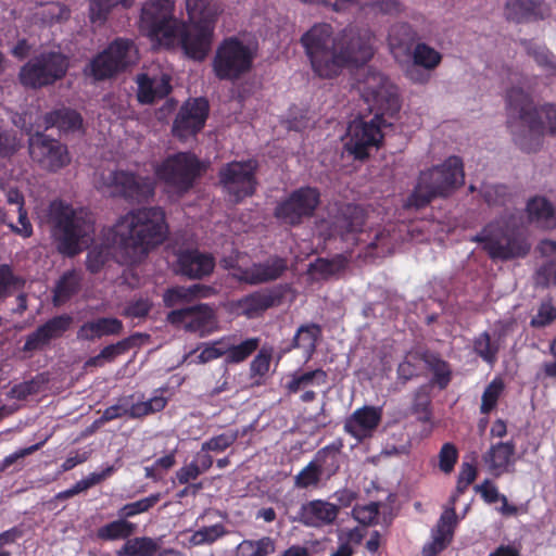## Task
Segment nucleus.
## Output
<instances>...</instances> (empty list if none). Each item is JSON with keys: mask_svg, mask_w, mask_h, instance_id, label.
I'll return each instance as SVG.
<instances>
[{"mask_svg": "<svg viewBox=\"0 0 556 556\" xmlns=\"http://www.w3.org/2000/svg\"><path fill=\"white\" fill-rule=\"evenodd\" d=\"M168 232L165 212L160 206L129 211L121 216L109 230V244L94 245L86 257V267L98 274L111 256L121 265H137L157 245Z\"/></svg>", "mask_w": 556, "mask_h": 556, "instance_id": "obj_1", "label": "nucleus"}, {"mask_svg": "<svg viewBox=\"0 0 556 556\" xmlns=\"http://www.w3.org/2000/svg\"><path fill=\"white\" fill-rule=\"evenodd\" d=\"M372 34L349 26L333 36L328 23L313 25L301 37L313 72L320 78L337 77L345 67L359 66L374 55Z\"/></svg>", "mask_w": 556, "mask_h": 556, "instance_id": "obj_2", "label": "nucleus"}, {"mask_svg": "<svg viewBox=\"0 0 556 556\" xmlns=\"http://www.w3.org/2000/svg\"><path fill=\"white\" fill-rule=\"evenodd\" d=\"M365 101L377 109L370 121L356 118L348 127V139L344 143L345 150L354 156L355 160H365L369 156L372 148L378 149L383 140L381 130L384 125V115L393 117L401 109V102L394 86L390 85L388 79L380 75H372L365 84L363 89Z\"/></svg>", "mask_w": 556, "mask_h": 556, "instance_id": "obj_3", "label": "nucleus"}, {"mask_svg": "<svg viewBox=\"0 0 556 556\" xmlns=\"http://www.w3.org/2000/svg\"><path fill=\"white\" fill-rule=\"evenodd\" d=\"M506 109L507 127L522 151L535 152L542 146L545 125L541 114L545 116L548 132L556 135V103H545L539 110L529 93L513 87L506 93Z\"/></svg>", "mask_w": 556, "mask_h": 556, "instance_id": "obj_4", "label": "nucleus"}, {"mask_svg": "<svg viewBox=\"0 0 556 556\" xmlns=\"http://www.w3.org/2000/svg\"><path fill=\"white\" fill-rule=\"evenodd\" d=\"M48 217L56 250L70 257L79 254L81 243L93 232L91 217L83 208H75L62 200L50 203Z\"/></svg>", "mask_w": 556, "mask_h": 556, "instance_id": "obj_5", "label": "nucleus"}, {"mask_svg": "<svg viewBox=\"0 0 556 556\" xmlns=\"http://www.w3.org/2000/svg\"><path fill=\"white\" fill-rule=\"evenodd\" d=\"M464 177L462 159L450 156L441 165L420 172L405 207L420 210L437 198L448 197L464 184Z\"/></svg>", "mask_w": 556, "mask_h": 556, "instance_id": "obj_6", "label": "nucleus"}, {"mask_svg": "<svg viewBox=\"0 0 556 556\" xmlns=\"http://www.w3.org/2000/svg\"><path fill=\"white\" fill-rule=\"evenodd\" d=\"M472 241L481 243L492 260L523 257L530 251V245L513 217H501L491 222L472 238Z\"/></svg>", "mask_w": 556, "mask_h": 556, "instance_id": "obj_7", "label": "nucleus"}, {"mask_svg": "<svg viewBox=\"0 0 556 556\" xmlns=\"http://www.w3.org/2000/svg\"><path fill=\"white\" fill-rule=\"evenodd\" d=\"M205 164L193 152H177L154 166L155 177L175 193H188L205 173Z\"/></svg>", "mask_w": 556, "mask_h": 556, "instance_id": "obj_8", "label": "nucleus"}, {"mask_svg": "<svg viewBox=\"0 0 556 556\" xmlns=\"http://www.w3.org/2000/svg\"><path fill=\"white\" fill-rule=\"evenodd\" d=\"M178 22L174 16L172 0H147L141 8L139 29L151 40L172 47L175 45Z\"/></svg>", "mask_w": 556, "mask_h": 556, "instance_id": "obj_9", "label": "nucleus"}, {"mask_svg": "<svg viewBox=\"0 0 556 556\" xmlns=\"http://www.w3.org/2000/svg\"><path fill=\"white\" fill-rule=\"evenodd\" d=\"M254 54L237 37L224 39L212 61L215 76L219 80L235 81L248 74L253 66Z\"/></svg>", "mask_w": 556, "mask_h": 556, "instance_id": "obj_10", "label": "nucleus"}, {"mask_svg": "<svg viewBox=\"0 0 556 556\" xmlns=\"http://www.w3.org/2000/svg\"><path fill=\"white\" fill-rule=\"evenodd\" d=\"M68 70V60L61 52H42L25 63L18 73L20 83L29 88H41L62 79Z\"/></svg>", "mask_w": 556, "mask_h": 556, "instance_id": "obj_11", "label": "nucleus"}, {"mask_svg": "<svg viewBox=\"0 0 556 556\" xmlns=\"http://www.w3.org/2000/svg\"><path fill=\"white\" fill-rule=\"evenodd\" d=\"M318 188L302 186L292 190L274 210L277 219L291 227L300 226L312 218L321 202Z\"/></svg>", "mask_w": 556, "mask_h": 556, "instance_id": "obj_12", "label": "nucleus"}, {"mask_svg": "<svg viewBox=\"0 0 556 556\" xmlns=\"http://www.w3.org/2000/svg\"><path fill=\"white\" fill-rule=\"evenodd\" d=\"M135 45L131 39L115 38L88 65L89 75L94 80H105L124 72L134 63Z\"/></svg>", "mask_w": 556, "mask_h": 556, "instance_id": "obj_13", "label": "nucleus"}, {"mask_svg": "<svg viewBox=\"0 0 556 556\" xmlns=\"http://www.w3.org/2000/svg\"><path fill=\"white\" fill-rule=\"evenodd\" d=\"M216 21L203 16L189 20V23L179 21L175 31V42L177 40L180 42L188 58L203 61L211 50Z\"/></svg>", "mask_w": 556, "mask_h": 556, "instance_id": "obj_14", "label": "nucleus"}, {"mask_svg": "<svg viewBox=\"0 0 556 556\" xmlns=\"http://www.w3.org/2000/svg\"><path fill=\"white\" fill-rule=\"evenodd\" d=\"M111 195L131 204L149 202L155 194L156 184L150 176H141L130 170L111 172L105 180Z\"/></svg>", "mask_w": 556, "mask_h": 556, "instance_id": "obj_15", "label": "nucleus"}, {"mask_svg": "<svg viewBox=\"0 0 556 556\" xmlns=\"http://www.w3.org/2000/svg\"><path fill=\"white\" fill-rule=\"evenodd\" d=\"M256 162L253 160L227 163L218 172V178L235 202L254 194L256 189Z\"/></svg>", "mask_w": 556, "mask_h": 556, "instance_id": "obj_16", "label": "nucleus"}, {"mask_svg": "<svg viewBox=\"0 0 556 556\" xmlns=\"http://www.w3.org/2000/svg\"><path fill=\"white\" fill-rule=\"evenodd\" d=\"M29 154L42 169L56 173L71 163L67 146L43 132L29 138Z\"/></svg>", "mask_w": 556, "mask_h": 556, "instance_id": "obj_17", "label": "nucleus"}, {"mask_svg": "<svg viewBox=\"0 0 556 556\" xmlns=\"http://www.w3.org/2000/svg\"><path fill=\"white\" fill-rule=\"evenodd\" d=\"M208 113L210 104L205 98L189 99L181 105L174 119L173 135L180 140L195 136L204 128Z\"/></svg>", "mask_w": 556, "mask_h": 556, "instance_id": "obj_18", "label": "nucleus"}, {"mask_svg": "<svg viewBox=\"0 0 556 556\" xmlns=\"http://www.w3.org/2000/svg\"><path fill=\"white\" fill-rule=\"evenodd\" d=\"M366 222V213L361 205L342 204L333 217L332 227L342 241L352 245L362 242L363 227Z\"/></svg>", "mask_w": 556, "mask_h": 556, "instance_id": "obj_19", "label": "nucleus"}, {"mask_svg": "<svg viewBox=\"0 0 556 556\" xmlns=\"http://www.w3.org/2000/svg\"><path fill=\"white\" fill-rule=\"evenodd\" d=\"M282 296L280 287L254 291L239 299L236 302V308L241 315L253 318L280 304Z\"/></svg>", "mask_w": 556, "mask_h": 556, "instance_id": "obj_20", "label": "nucleus"}, {"mask_svg": "<svg viewBox=\"0 0 556 556\" xmlns=\"http://www.w3.org/2000/svg\"><path fill=\"white\" fill-rule=\"evenodd\" d=\"M215 258L198 249L180 251L177 255V271L190 279H202L213 273Z\"/></svg>", "mask_w": 556, "mask_h": 556, "instance_id": "obj_21", "label": "nucleus"}, {"mask_svg": "<svg viewBox=\"0 0 556 556\" xmlns=\"http://www.w3.org/2000/svg\"><path fill=\"white\" fill-rule=\"evenodd\" d=\"M298 520L313 528L332 525L339 515V506L325 500H312L302 504Z\"/></svg>", "mask_w": 556, "mask_h": 556, "instance_id": "obj_22", "label": "nucleus"}, {"mask_svg": "<svg viewBox=\"0 0 556 556\" xmlns=\"http://www.w3.org/2000/svg\"><path fill=\"white\" fill-rule=\"evenodd\" d=\"M549 14L544 0H507L505 4L506 18L517 24L543 21Z\"/></svg>", "mask_w": 556, "mask_h": 556, "instance_id": "obj_23", "label": "nucleus"}, {"mask_svg": "<svg viewBox=\"0 0 556 556\" xmlns=\"http://www.w3.org/2000/svg\"><path fill=\"white\" fill-rule=\"evenodd\" d=\"M382 418V409L376 406L357 408L344 425L345 432L362 439L377 429Z\"/></svg>", "mask_w": 556, "mask_h": 556, "instance_id": "obj_24", "label": "nucleus"}, {"mask_svg": "<svg viewBox=\"0 0 556 556\" xmlns=\"http://www.w3.org/2000/svg\"><path fill=\"white\" fill-rule=\"evenodd\" d=\"M457 523L455 507H450L441 515L435 529L433 530V540L424 547L425 556H437L451 543L454 529Z\"/></svg>", "mask_w": 556, "mask_h": 556, "instance_id": "obj_25", "label": "nucleus"}, {"mask_svg": "<svg viewBox=\"0 0 556 556\" xmlns=\"http://www.w3.org/2000/svg\"><path fill=\"white\" fill-rule=\"evenodd\" d=\"M418 39L417 31L405 22L395 23L390 27L388 43L395 59L400 55H409L410 50Z\"/></svg>", "mask_w": 556, "mask_h": 556, "instance_id": "obj_26", "label": "nucleus"}, {"mask_svg": "<svg viewBox=\"0 0 556 556\" xmlns=\"http://www.w3.org/2000/svg\"><path fill=\"white\" fill-rule=\"evenodd\" d=\"M123 323L115 317H100L96 320L84 323L77 330L79 341H94L104 336L119 334Z\"/></svg>", "mask_w": 556, "mask_h": 556, "instance_id": "obj_27", "label": "nucleus"}, {"mask_svg": "<svg viewBox=\"0 0 556 556\" xmlns=\"http://www.w3.org/2000/svg\"><path fill=\"white\" fill-rule=\"evenodd\" d=\"M516 444L513 441L498 442L492 444L489 451L483 455L484 462L493 476L498 477L508 470L514 463Z\"/></svg>", "mask_w": 556, "mask_h": 556, "instance_id": "obj_28", "label": "nucleus"}, {"mask_svg": "<svg viewBox=\"0 0 556 556\" xmlns=\"http://www.w3.org/2000/svg\"><path fill=\"white\" fill-rule=\"evenodd\" d=\"M191 309L190 318L185 326L187 331L205 337L217 330L216 315L208 304L192 305Z\"/></svg>", "mask_w": 556, "mask_h": 556, "instance_id": "obj_29", "label": "nucleus"}, {"mask_svg": "<svg viewBox=\"0 0 556 556\" xmlns=\"http://www.w3.org/2000/svg\"><path fill=\"white\" fill-rule=\"evenodd\" d=\"M212 292V287L199 283L189 287L175 286L165 290L163 303L166 307H175L179 304L189 303L197 298H207Z\"/></svg>", "mask_w": 556, "mask_h": 556, "instance_id": "obj_30", "label": "nucleus"}, {"mask_svg": "<svg viewBox=\"0 0 556 556\" xmlns=\"http://www.w3.org/2000/svg\"><path fill=\"white\" fill-rule=\"evenodd\" d=\"M46 129L55 127L62 132H74L83 127V116L76 110L61 108L47 113L43 117Z\"/></svg>", "mask_w": 556, "mask_h": 556, "instance_id": "obj_31", "label": "nucleus"}, {"mask_svg": "<svg viewBox=\"0 0 556 556\" xmlns=\"http://www.w3.org/2000/svg\"><path fill=\"white\" fill-rule=\"evenodd\" d=\"M421 362L432 372L431 383L444 390L452 380L451 365L439 353L429 350L421 351Z\"/></svg>", "mask_w": 556, "mask_h": 556, "instance_id": "obj_32", "label": "nucleus"}, {"mask_svg": "<svg viewBox=\"0 0 556 556\" xmlns=\"http://www.w3.org/2000/svg\"><path fill=\"white\" fill-rule=\"evenodd\" d=\"M343 444L341 441L332 442L318 450L312 459L323 476L327 479L334 476L340 469V454Z\"/></svg>", "mask_w": 556, "mask_h": 556, "instance_id": "obj_33", "label": "nucleus"}, {"mask_svg": "<svg viewBox=\"0 0 556 556\" xmlns=\"http://www.w3.org/2000/svg\"><path fill=\"white\" fill-rule=\"evenodd\" d=\"M254 283L262 285L279 279L288 269V262L280 256H270L265 262L253 263Z\"/></svg>", "mask_w": 556, "mask_h": 556, "instance_id": "obj_34", "label": "nucleus"}, {"mask_svg": "<svg viewBox=\"0 0 556 556\" xmlns=\"http://www.w3.org/2000/svg\"><path fill=\"white\" fill-rule=\"evenodd\" d=\"M135 2L136 0H89V20L93 24L103 25L114 9L121 7L128 10Z\"/></svg>", "mask_w": 556, "mask_h": 556, "instance_id": "obj_35", "label": "nucleus"}, {"mask_svg": "<svg viewBox=\"0 0 556 556\" xmlns=\"http://www.w3.org/2000/svg\"><path fill=\"white\" fill-rule=\"evenodd\" d=\"M321 336V327L317 324L301 325L292 339L293 349H302L307 358H311L316 351L317 341Z\"/></svg>", "mask_w": 556, "mask_h": 556, "instance_id": "obj_36", "label": "nucleus"}, {"mask_svg": "<svg viewBox=\"0 0 556 556\" xmlns=\"http://www.w3.org/2000/svg\"><path fill=\"white\" fill-rule=\"evenodd\" d=\"M81 277L76 270L65 271L56 282L53 291L54 305H61L71 300L80 289Z\"/></svg>", "mask_w": 556, "mask_h": 556, "instance_id": "obj_37", "label": "nucleus"}, {"mask_svg": "<svg viewBox=\"0 0 556 556\" xmlns=\"http://www.w3.org/2000/svg\"><path fill=\"white\" fill-rule=\"evenodd\" d=\"M136 531V523L118 517V519L98 528L96 535L101 541L128 540Z\"/></svg>", "mask_w": 556, "mask_h": 556, "instance_id": "obj_38", "label": "nucleus"}, {"mask_svg": "<svg viewBox=\"0 0 556 556\" xmlns=\"http://www.w3.org/2000/svg\"><path fill=\"white\" fill-rule=\"evenodd\" d=\"M159 549V540L150 536H137L125 542L118 551V556H155Z\"/></svg>", "mask_w": 556, "mask_h": 556, "instance_id": "obj_39", "label": "nucleus"}, {"mask_svg": "<svg viewBox=\"0 0 556 556\" xmlns=\"http://www.w3.org/2000/svg\"><path fill=\"white\" fill-rule=\"evenodd\" d=\"M409 55L415 65L427 71L434 70L442 61L441 53L425 42L416 43Z\"/></svg>", "mask_w": 556, "mask_h": 556, "instance_id": "obj_40", "label": "nucleus"}, {"mask_svg": "<svg viewBox=\"0 0 556 556\" xmlns=\"http://www.w3.org/2000/svg\"><path fill=\"white\" fill-rule=\"evenodd\" d=\"M328 380V374L321 369L317 368L314 370L294 374L291 379L287 383V389L290 393H296L301 389L309 386H321L326 384Z\"/></svg>", "mask_w": 556, "mask_h": 556, "instance_id": "obj_41", "label": "nucleus"}, {"mask_svg": "<svg viewBox=\"0 0 556 556\" xmlns=\"http://www.w3.org/2000/svg\"><path fill=\"white\" fill-rule=\"evenodd\" d=\"M473 351L483 362L493 366L497 361L500 343L492 341L490 333L483 331L475 338Z\"/></svg>", "mask_w": 556, "mask_h": 556, "instance_id": "obj_42", "label": "nucleus"}, {"mask_svg": "<svg viewBox=\"0 0 556 556\" xmlns=\"http://www.w3.org/2000/svg\"><path fill=\"white\" fill-rule=\"evenodd\" d=\"M186 8L189 20L203 16L217 20L223 8L217 0H186Z\"/></svg>", "mask_w": 556, "mask_h": 556, "instance_id": "obj_43", "label": "nucleus"}, {"mask_svg": "<svg viewBox=\"0 0 556 556\" xmlns=\"http://www.w3.org/2000/svg\"><path fill=\"white\" fill-rule=\"evenodd\" d=\"M275 552V542L269 536L244 540L238 546V556H268Z\"/></svg>", "mask_w": 556, "mask_h": 556, "instance_id": "obj_44", "label": "nucleus"}, {"mask_svg": "<svg viewBox=\"0 0 556 556\" xmlns=\"http://www.w3.org/2000/svg\"><path fill=\"white\" fill-rule=\"evenodd\" d=\"M73 317L68 314H62L48 319L39 326L43 337L49 341L61 338L72 326Z\"/></svg>", "mask_w": 556, "mask_h": 556, "instance_id": "obj_45", "label": "nucleus"}, {"mask_svg": "<svg viewBox=\"0 0 556 556\" xmlns=\"http://www.w3.org/2000/svg\"><path fill=\"white\" fill-rule=\"evenodd\" d=\"M258 338H249L239 344L227 343V363L238 364L250 357L260 346Z\"/></svg>", "mask_w": 556, "mask_h": 556, "instance_id": "obj_46", "label": "nucleus"}, {"mask_svg": "<svg viewBox=\"0 0 556 556\" xmlns=\"http://www.w3.org/2000/svg\"><path fill=\"white\" fill-rule=\"evenodd\" d=\"M160 500L161 494L153 493L136 502L127 503L118 509L117 516L127 520L128 518L135 517L139 514L149 511L160 502Z\"/></svg>", "mask_w": 556, "mask_h": 556, "instance_id": "obj_47", "label": "nucleus"}, {"mask_svg": "<svg viewBox=\"0 0 556 556\" xmlns=\"http://www.w3.org/2000/svg\"><path fill=\"white\" fill-rule=\"evenodd\" d=\"M505 389L504 381L501 378H494L484 389L480 413L483 415L490 414L493 409H495L497 402Z\"/></svg>", "mask_w": 556, "mask_h": 556, "instance_id": "obj_48", "label": "nucleus"}, {"mask_svg": "<svg viewBox=\"0 0 556 556\" xmlns=\"http://www.w3.org/2000/svg\"><path fill=\"white\" fill-rule=\"evenodd\" d=\"M527 212L531 220L541 222L551 219L555 210L552 203L544 197H534L527 203Z\"/></svg>", "mask_w": 556, "mask_h": 556, "instance_id": "obj_49", "label": "nucleus"}, {"mask_svg": "<svg viewBox=\"0 0 556 556\" xmlns=\"http://www.w3.org/2000/svg\"><path fill=\"white\" fill-rule=\"evenodd\" d=\"M227 533L223 523L203 527L193 532L190 536V543L194 546L212 544Z\"/></svg>", "mask_w": 556, "mask_h": 556, "instance_id": "obj_50", "label": "nucleus"}, {"mask_svg": "<svg viewBox=\"0 0 556 556\" xmlns=\"http://www.w3.org/2000/svg\"><path fill=\"white\" fill-rule=\"evenodd\" d=\"M323 478L321 472L312 460L294 477V485L299 489L317 488Z\"/></svg>", "mask_w": 556, "mask_h": 556, "instance_id": "obj_51", "label": "nucleus"}, {"mask_svg": "<svg viewBox=\"0 0 556 556\" xmlns=\"http://www.w3.org/2000/svg\"><path fill=\"white\" fill-rule=\"evenodd\" d=\"M379 513L380 503L378 502H370L366 505H355L352 509L354 519L364 526L375 525Z\"/></svg>", "mask_w": 556, "mask_h": 556, "instance_id": "obj_52", "label": "nucleus"}, {"mask_svg": "<svg viewBox=\"0 0 556 556\" xmlns=\"http://www.w3.org/2000/svg\"><path fill=\"white\" fill-rule=\"evenodd\" d=\"M421 351L410 352L397 366L399 379L407 382L418 376V362H421Z\"/></svg>", "mask_w": 556, "mask_h": 556, "instance_id": "obj_53", "label": "nucleus"}, {"mask_svg": "<svg viewBox=\"0 0 556 556\" xmlns=\"http://www.w3.org/2000/svg\"><path fill=\"white\" fill-rule=\"evenodd\" d=\"M20 283V278L8 264L0 265V302L12 295L13 289Z\"/></svg>", "mask_w": 556, "mask_h": 556, "instance_id": "obj_54", "label": "nucleus"}, {"mask_svg": "<svg viewBox=\"0 0 556 556\" xmlns=\"http://www.w3.org/2000/svg\"><path fill=\"white\" fill-rule=\"evenodd\" d=\"M458 460V450L453 443H444L439 452V468L444 473H451Z\"/></svg>", "mask_w": 556, "mask_h": 556, "instance_id": "obj_55", "label": "nucleus"}, {"mask_svg": "<svg viewBox=\"0 0 556 556\" xmlns=\"http://www.w3.org/2000/svg\"><path fill=\"white\" fill-rule=\"evenodd\" d=\"M152 308V302L148 298H139L129 301L123 309V315L129 318H144Z\"/></svg>", "mask_w": 556, "mask_h": 556, "instance_id": "obj_56", "label": "nucleus"}, {"mask_svg": "<svg viewBox=\"0 0 556 556\" xmlns=\"http://www.w3.org/2000/svg\"><path fill=\"white\" fill-rule=\"evenodd\" d=\"M138 93L140 103L150 104L155 101L154 79L148 74H139L137 77Z\"/></svg>", "mask_w": 556, "mask_h": 556, "instance_id": "obj_57", "label": "nucleus"}, {"mask_svg": "<svg viewBox=\"0 0 556 556\" xmlns=\"http://www.w3.org/2000/svg\"><path fill=\"white\" fill-rule=\"evenodd\" d=\"M227 340L228 339L223 338L211 345H206L198 356L200 362L207 363L223 356H225V361L227 362Z\"/></svg>", "mask_w": 556, "mask_h": 556, "instance_id": "obj_58", "label": "nucleus"}, {"mask_svg": "<svg viewBox=\"0 0 556 556\" xmlns=\"http://www.w3.org/2000/svg\"><path fill=\"white\" fill-rule=\"evenodd\" d=\"M131 346L132 338L123 339L114 344L104 346L100 351V357L103 358L105 363H112L117 356L128 352Z\"/></svg>", "mask_w": 556, "mask_h": 556, "instance_id": "obj_59", "label": "nucleus"}, {"mask_svg": "<svg viewBox=\"0 0 556 556\" xmlns=\"http://www.w3.org/2000/svg\"><path fill=\"white\" fill-rule=\"evenodd\" d=\"M431 401L425 393L418 392L415 395L412 410L418 415V420L421 422H429L432 418Z\"/></svg>", "mask_w": 556, "mask_h": 556, "instance_id": "obj_60", "label": "nucleus"}, {"mask_svg": "<svg viewBox=\"0 0 556 556\" xmlns=\"http://www.w3.org/2000/svg\"><path fill=\"white\" fill-rule=\"evenodd\" d=\"M271 350L262 348L250 365L251 376L264 377L270 366Z\"/></svg>", "mask_w": 556, "mask_h": 556, "instance_id": "obj_61", "label": "nucleus"}, {"mask_svg": "<svg viewBox=\"0 0 556 556\" xmlns=\"http://www.w3.org/2000/svg\"><path fill=\"white\" fill-rule=\"evenodd\" d=\"M237 440L236 434L222 433L205 441L202 446V452H224Z\"/></svg>", "mask_w": 556, "mask_h": 556, "instance_id": "obj_62", "label": "nucleus"}, {"mask_svg": "<svg viewBox=\"0 0 556 556\" xmlns=\"http://www.w3.org/2000/svg\"><path fill=\"white\" fill-rule=\"evenodd\" d=\"M71 10L63 3H50L42 12L43 21L48 23H58L68 20Z\"/></svg>", "mask_w": 556, "mask_h": 556, "instance_id": "obj_63", "label": "nucleus"}, {"mask_svg": "<svg viewBox=\"0 0 556 556\" xmlns=\"http://www.w3.org/2000/svg\"><path fill=\"white\" fill-rule=\"evenodd\" d=\"M556 319V308L551 303H542L536 315L531 319V326L542 328L548 326Z\"/></svg>", "mask_w": 556, "mask_h": 556, "instance_id": "obj_64", "label": "nucleus"}]
</instances>
